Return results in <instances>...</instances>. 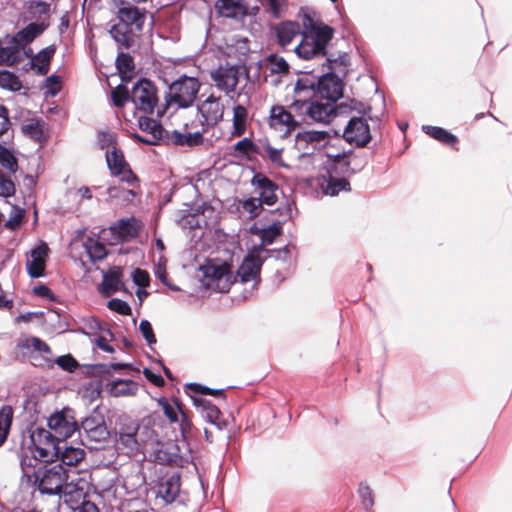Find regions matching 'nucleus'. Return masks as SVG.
I'll return each mask as SVG.
<instances>
[{
	"label": "nucleus",
	"mask_w": 512,
	"mask_h": 512,
	"mask_svg": "<svg viewBox=\"0 0 512 512\" xmlns=\"http://www.w3.org/2000/svg\"><path fill=\"white\" fill-rule=\"evenodd\" d=\"M106 162L111 174L119 177L121 181L132 185L138 180L126 162L123 152L115 145L106 152Z\"/></svg>",
	"instance_id": "11"
},
{
	"label": "nucleus",
	"mask_w": 512,
	"mask_h": 512,
	"mask_svg": "<svg viewBox=\"0 0 512 512\" xmlns=\"http://www.w3.org/2000/svg\"><path fill=\"white\" fill-rule=\"evenodd\" d=\"M15 193L14 182L7 178L3 171L0 169V196L4 198L11 197Z\"/></svg>",
	"instance_id": "57"
},
{
	"label": "nucleus",
	"mask_w": 512,
	"mask_h": 512,
	"mask_svg": "<svg viewBox=\"0 0 512 512\" xmlns=\"http://www.w3.org/2000/svg\"><path fill=\"white\" fill-rule=\"evenodd\" d=\"M21 129L24 134L29 135L34 140L39 141L43 138V128L38 121H32L30 123L24 124L22 125Z\"/></svg>",
	"instance_id": "55"
},
{
	"label": "nucleus",
	"mask_w": 512,
	"mask_h": 512,
	"mask_svg": "<svg viewBox=\"0 0 512 512\" xmlns=\"http://www.w3.org/2000/svg\"><path fill=\"white\" fill-rule=\"evenodd\" d=\"M137 442L138 452L151 451L160 442L150 418H145L138 423Z\"/></svg>",
	"instance_id": "24"
},
{
	"label": "nucleus",
	"mask_w": 512,
	"mask_h": 512,
	"mask_svg": "<svg viewBox=\"0 0 512 512\" xmlns=\"http://www.w3.org/2000/svg\"><path fill=\"white\" fill-rule=\"evenodd\" d=\"M138 422L130 417H121L116 428V447L122 453L133 456L138 453Z\"/></svg>",
	"instance_id": "9"
},
{
	"label": "nucleus",
	"mask_w": 512,
	"mask_h": 512,
	"mask_svg": "<svg viewBox=\"0 0 512 512\" xmlns=\"http://www.w3.org/2000/svg\"><path fill=\"white\" fill-rule=\"evenodd\" d=\"M107 307L110 310L117 312L120 315L127 316V315H131V313H132L131 307L128 305V303L119 298H112L108 302Z\"/></svg>",
	"instance_id": "58"
},
{
	"label": "nucleus",
	"mask_w": 512,
	"mask_h": 512,
	"mask_svg": "<svg viewBox=\"0 0 512 512\" xmlns=\"http://www.w3.org/2000/svg\"><path fill=\"white\" fill-rule=\"evenodd\" d=\"M70 413V409H63L52 414L47 420L49 429L61 443L77 430V422Z\"/></svg>",
	"instance_id": "12"
},
{
	"label": "nucleus",
	"mask_w": 512,
	"mask_h": 512,
	"mask_svg": "<svg viewBox=\"0 0 512 512\" xmlns=\"http://www.w3.org/2000/svg\"><path fill=\"white\" fill-rule=\"evenodd\" d=\"M210 76L215 87L227 95L235 91L239 81L238 70L234 66H220L212 70Z\"/></svg>",
	"instance_id": "17"
},
{
	"label": "nucleus",
	"mask_w": 512,
	"mask_h": 512,
	"mask_svg": "<svg viewBox=\"0 0 512 512\" xmlns=\"http://www.w3.org/2000/svg\"><path fill=\"white\" fill-rule=\"evenodd\" d=\"M29 12L34 17L49 16L51 6L49 3L42 0H33L29 3Z\"/></svg>",
	"instance_id": "53"
},
{
	"label": "nucleus",
	"mask_w": 512,
	"mask_h": 512,
	"mask_svg": "<svg viewBox=\"0 0 512 512\" xmlns=\"http://www.w3.org/2000/svg\"><path fill=\"white\" fill-rule=\"evenodd\" d=\"M422 130L443 144L454 145L457 143V137L444 128L426 125L422 127Z\"/></svg>",
	"instance_id": "39"
},
{
	"label": "nucleus",
	"mask_w": 512,
	"mask_h": 512,
	"mask_svg": "<svg viewBox=\"0 0 512 512\" xmlns=\"http://www.w3.org/2000/svg\"><path fill=\"white\" fill-rule=\"evenodd\" d=\"M49 27V23L46 21L41 22H32L27 26L19 30L13 37L12 43L16 44L20 50L24 48V46L32 43L38 36H40L47 28Z\"/></svg>",
	"instance_id": "23"
},
{
	"label": "nucleus",
	"mask_w": 512,
	"mask_h": 512,
	"mask_svg": "<svg viewBox=\"0 0 512 512\" xmlns=\"http://www.w3.org/2000/svg\"><path fill=\"white\" fill-rule=\"evenodd\" d=\"M179 422L180 433L184 441L191 439L193 435V425L187 415L181 411V419Z\"/></svg>",
	"instance_id": "59"
},
{
	"label": "nucleus",
	"mask_w": 512,
	"mask_h": 512,
	"mask_svg": "<svg viewBox=\"0 0 512 512\" xmlns=\"http://www.w3.org/2000/svg\"><path fill=\"white\" fill-rule=\"evenodd\" d=\"M114 4L119 23L114 24L109 33L116 43L128 49L133 42V32H142L144 28L147 10L128 0H114Z\"/></svg>",
	"instance_id": "2"
},
{
	"label": "nucleus",
	"mask_w": 512,
	"mask_h": 512,
	"mask_svg": "<svg viewBox=\"0 0 512 512\" xmlns=\"http://www.w3.org/2000/svg\"><path fill=\"white\" fill-rule=\"evenodd\" d=\"M138 125L139 128L143 132H147L149 136L143 137L139 134H134V138L147 145H157L159 140H161L164 137V134L167 133L159 122L147 116L139 117Z\"/></svg>",
	"instance_id": "20"
},
{
	"label": "nucleus",
	"mask_w": 512,
	"mask_h": 512,
	"mask_svg": "<svg viewBox=\"0 0 512 512\" xmlns=\"http://www.w3.org/2000/svg\"><path fill=\"white\" fill-rule=\"evenodd\" d=\"M130 96H131V92H129V90L121 84L118 85L111 92L112 101L116 107H123L125 105V103L128 100H130Z\"/></svg>",
	"instance_id": "50"
},
{
	"label": "nucleus",
	"mask_w": 512,
	"mask_h": 512,
	"mask_svg": "<svg viewBox=\"0 0 512 512\" xmlns=\"http://www.w3.org/2000/svg\"><path fill=\"white\" fill-rule=\"evenodd\" d=\"M81 428L83 430V433H80L81 443L89 450L104 448L108 443L110 433L102 417H86L81 423Z\"/></svg>",
	"instance_id": "5"
},
{
	"label": "nucleus",
	"mask_w": 512,
	"mask_h": 512,
	"mask_svg": "<svg viewBox=\"0 0 512 512\" xmlns=\"http://www.w3.org/2000/svg\"><path fill=\"white\" fill-rule=\"evenodd\" d=\"M139 389L138 383L133 380L118 379L112 381V391L115 396L135 395Z\"/></svg>",
	"instance_id": "43"
},
{
	"label": "nucleus",
	"mask_w": 512,
	"mask_h": 512,
	"mask_svg": "<svg viewBox=\"0 0 512 512\" xmlns=\"http://www.w3.org/2000/svg\"><path fill=\"white\" fill-rule=\"evenodd\" d=\"M56 364L63 370L73 372L78 367V362L70 354L59 356Z\"/></svg>",
	"instance_id": "62"
},
{
	"label": "nucleus",
	"mask_w": 512,
	"mask_h": 512,
	"mask_svg": "<svg viewBox=\"0 0 512 512\" xmlns=\"http://www.w3.org/2000/svg\"><path fill=\"white\" fill-rule=\"evenodd\" d=\"M157 496L161 497L165 503L174 502L180 493L181 482H156Z\"/></svg>",
	"instance_id": "35"
},
{
	"label": "nucleus",
	"mask_w": 512,
	"mask_h": 512,
	"mask_svg": "<svg viewBox=\"0 0 512 512\" xmlns=\"http://www.w3.org/2000/svg\"><path fill=\"white\" fill-rule=\"evenodd\" d=\"M132 280L134 284L140 288H145L150 283L148 272L140 268H136L132 272Z\"/></svg>",
	"instance_id": "64"
},
{
	"label": "nucleus",
	"mask_w": 512,
	"mask_h": 512,
	"mask_svg": "<svg viewBox=\"0 0 512 512\" xmlns=\"http://www.w3.org/2000/svg\"><path fill=\"white\" fill-rule=\"evenodd\" d=\"M30 440L35 451L44 461H48L52 459L54 455H57L61 443L51 430L42 427L31 428Z\"/></svg>",
	"instance_id": "10"
},
{
	"label": "nucleus",
	"mask_w": 512,
	"mask_h": 512,
	"mask_svg": "<svg viewBox=\"0 0 512 512\" xmlns=\"http://www.w3.org/2000/svg\"><path fill=\"white\" fill-rule=\"evenodd\" d=\"M116 67L120 73L132 72L135 68L133 58L128 53H119L116 58Z\"/></svg>",
	"instance_id": "54"
},
{
	"label": "nucleus",
	"mask_w": 512,
	"mask_h": 512,
	"mask_svg": "<svg viewBox=\"0 0 512 512\" xmlns=\"http://www.w3.org/2000/svg\"><path fill=\"white\" fill-rule=\"evenodd\" d=\"M328 68L320 74L302 72L295 83L289 108L303 120L328 124L336 115V102L343 96L344 84L330 65Z\"/></svg>",
	"instance_id": "1"
},
{
	"label": "nucleus",
	"mask_w": 512,
	"mask_h": 512,
	"mask_svg": "<svg viewBox=\"0 0 512 512\" xmlns=\"http://www.w3.org/2000/svg\"><path fill=\"white\" fill-rule=\"evenodd\" d=\"M111 229L117 233L122 240L135 238L139 233V226L134 217L118 220Z\"/></svg>",
	"instance_id": "33"
},
{
	"label": "nucleus",
	"mask_w": 512,
	"mask_h": 512,
	"mask_svg": "<svg viewBox=\"0 0 512 512\" xmlns=\"http://www.w3.org/2000/svg\"><path fill=\"white\" fill-rule=\"evenodd\" d=\"M139 330L149 346L157 342L152 325L148 320L143 319L140 321Z\"/></svg>",
	"instance_id": "60"
},
{
	"label": "nucleus",
	"mask_w": 512,
	"mask_h": 512,
	"mask_svg": "<svg viewBox=\"0 0 512 512\" xmlns=\"http://www.w3.org/2000/svg\"><path fill=\"white\" fill-rule=\"evenodd\" d=\"M169 141L177 146H189L194 147L203 143V131H196L194 133H181L179 131L174 130L170 136Z\"/></svg>",
	"instance_id": "32"
},
{
	"label": "nucleus",
	"mask_w": 512,
	"mask_h": 512,
	"mask_svg": "<svg viewBox=\"0 0 512 512\" xmlns=\"http://www.w3.org/2000/svg\"><path fill=\"white\" fill-rule=\"evenodd\" d=\"M355 158L356 156L351 152L349 154L336 155L333 163L328 168V172H333L336 175L347 177L360 171L364 167L365 161H361L360 163L351 166L352 159Z\"/></svg>",
	"instance_id": "25"
},
{
	"label": "nucleus",
	"mask_w": 512,
	"mask_h": 512,
	"mask_svg": "<svg viewBox=\"0 0 512 512\" xmlns=\"http://www.w3.org/2000/svg\"><path fill=\"white\" fill-rule=\"evenodd\" d=\"M0 88L17 92L21 90L22 82L14 72L0 69Z\"/></svg>",
	"instance_id": "42"
},
{
	"label": "nucleus",
	"mask_w": 512,
	"mask_h": 512,
	"mask_svg": "<svg viewBox=\"0 0 512 512\" xmlns=\"http://www.w3.org/2000/svg\"><path fill=\"white\" fill-rule=\"evenodd\" d=\"M251 183L256 186L259 191V200L262 204L273 205L277 201L276 192L278 190V185L273 182L270 178H268L263 173H256Z\"/></svg>",
	"instance_id": "22"
},
{
	"label": "nucleus",
	"mask_w": 512,
	"mask_h": 512,
	"mask_svg": "<svg viewBox=\"0 0 512 512\" xmlns=\"http://www.w3.org/2000/svg\"><path fill=\"white\" fill-rule=\"evenodd\" d=\"M159 405L162 407L165 416L170 420V422L177 423L179 421L177 411L179 410L181 412L182 410L178 402H175V406H173L167 399L161 398L159 400Z\"/></svg>",
	"instance_id": "52"
},
{
	"label": "nucleus",
	"mask_w": 512,
	"mask_h": 512,
	"mask_svg": "<svg viewBox=\"0 0 512 512\" xmlns=\"http://www.w3.org/2000/svg\"><path fill=\"white\" fill-rule=\"evenodd\" d=\"M150 452L160 464L182 467L185 462V459L179 454L178 445L172 441H160Z\"/></svg>",
	"instance_id": "16"
},
{
	"label": "nucleus",
	"mask_w": 512,
	"mask_h": 512,
	"mask_svg": "<svg viewBox=\"0 0 512 512\" xmlns=\"http://www.w3.org/2000/svg\"><path fill=\"white\" fill-rule=\"evenodd\" d=\"M86 248L89 257L93 262L101 261L107 256L106 247L99 241H93L90 245H86Z\"/></svg>",
	"instance_id": "49"
},
{
	"label": "nucleus",
	"mask_w": 512,
	"mask_h": 512,
	"mask_svg": "<svg viewBox=\"0 0 512 512\" xmlns=\"http://www.w3.org/2000/svg\"><path fill=\"white\" fill-rule=\"evenodd\" d=\"M275 32L278 44L282 47H286L295 37L303 34L300 24L296 21H283L277 24Z\"/></svg>",
	"instance_id": "27"
},
{
	"label": "nucleus",
	"mask_w": 512,
	"mask_h": 512,
	"mask_svg": "<svg viewBox=\"0 0 512 512\" xmlns=\"http://www.w3.org/2000/svg\"><path fill=\"white\" fill-rule=\"evenodd\" d=\"M358 495L363 508L367 512H371L374 505V494L372 489L368 485L361 483L358 489Z\"/></svg>",
	"instance_id": "48"
},
{
	"label": "nucleus",
	"mask_w": 512,
	"mask_h": 512,
	"mask_svg": "<svg viewBox=\"0 0 512 512\" xmlns=\"http://www.w3.org/2000/svg\"><path fill=\"white\" fill-rule=\"evenodd\" d=\"M60 457L59 468L63 470V480H85V476H79L84 469L81 467L85 457V451L79 447L68 445L65 441L60 443L57 455ZM58 480H62L59 476Z\"/></svg>",
	"instance_id": "6"
},
{
	"label": "nucleus",
	"mask_w": 512,
	"mask_h": 512,
	"mask_svg": "<svg viewBox=\"0 0 512 512\" xmlns=\"http://www.w3.org/2000/svg\"><path fill=\"white\" fill-rule=\"evenodd\" d=\"M203 120L201 124L203 126V132H206L209 128L216 126L222 119L224 114V106L220 102V97L210 95L198 106Z\"/></svg>",
	"instance_id": "14"
},
{
	"label": "nucleus",
	"mask_w": 512,
	"mask_h": 512,
	"mask_svg": "<svg viewBox=\"0 0 512 512\" xmlns=\"http://www.w3.org/2000/svg\"><path fill=\"white\" fill-rule=\"evenodd\" d=\"M190 397L194 406L201 409L203 417L206 418L207 421L211 424L219 427L218 419L221 415L219 408L205 398L199 396Z\"/></svg>",
	"instance_id": "31"
},
{
	"label": "nucleus",
	"mask_w": 512,
	"mask_h": 512,
	"mask_svg": "<svg viewBox=\"0 0 512 512\" xmlns=\"http://www.w3.org/2000/svg\"><path fill=\"white\" fill-rule=\"evenodd\" d=\"M234 149L242 154L259 153L257 145L250 138H243L234 145Z\"/></svg>",
	"instance_id": "61"
},
{
	"label": "nucleus",
	"mask_w": 512,
	"mask_h": 512,
	"mask_svg": "<svg viewBox=\"0 0 512 512\" xmlns=\"http://www.w3.org/2000/svg\"><path fill=\"white\" fill-rule=\"evenodd\" d=\"M262 205V202L258 198L251 197L242 203V208L249 213L250 218H255L263 210Z\"/></svg>",
	"instance_id": "56"
},
{
	"label": "nucleus",
	"mask_w": 512,
	"mask_h": 512,
	"mask_svg": "<svg viewBox=\"0 0 512 512\" xmlns=\"http://www.w3.org/2000/svg\"><path fill=\"white\" fill-rule=\"evenodd\" d=\"M343 138L349 144L365 147L372 139L367 121L362 117H352L344 129Z\"/></svg>",
	"instance_id": "13"
},
{
	"label": "nucleus",
	"mask_w": 512,
	"mask_h": 512,
	"mask_svg": "<svg viewBox=\"0 0 512 512\" xmlns=\"http://www.w3.org/2000/svg\"><path fill=\"white\" fill-rule=\"evenodd\" d=\"M305 20L304 25H311L312 29L301 35V41L294 48L296 55L303 60L325 57L326 47L333 37L334 29L328 25H314L313 19L309 16H306Z\"/></svg>",
	"instance_id": "3"
},
{
	"label": "nucleus",
	"mask_w": 512,
	"mask_h": 512,
	"mask_svg": "<svg viewBox=\"0 0 512 512\" xmlns=\"http://www.w3.org/2000/svg\"><path fill=\"white\" fill-rule=\"evenodd\" d=\"M263 253H266V257L268 258H275L276 260H281L283 262L288 261L290 258V249L288 246H285L283 248L277 249V250H269L266 248H261Z\"/></svg>",
	"instance_id": "63"
},
{
	"label": "nucleus",
	"mask_w": 512,
	"mask_h": 512,
	"mask_svg": "<svg viewBox=\"0 0 512 512\" xmlns=\"http://www.w3.org/2000/svg\"><path fill=\"white\" fill-rule=\"evenodd\" d=\"M80 482H58V484L55 487L49 486L52 484V482H32V484L35 486L37 485L38 490L42 494L47 495H58V496H66L72 494L77 489H82V487H79Z\"/></svg>",
	"instance_id": "29"
},
{
	"label": "nucleus",
	"mask_w": 512,
	"mask_h": 512,
	"mask_svg": "<svg viewBox=\"0 0 512 512\" xmlns=\"http://www.w3.org/2000/svg\"><path fill=\"white\" fill-rule=\"evenodd\" d=\"M157 92V87L152 81L141 78L132 86L130 101L137 111L153 114L159 102Z\"/></svg>",
	"instance_id": "7"
},
{
	"label": "nucleus",
	"mask_w": 512,
	"mask_h": 512,
	"mask_svg": "<svg viewBox=\"0 0 512 512\" xmlns=\"http://www.w3.org/2000/svg\"><path fill=\"white\" fill-rule=\"evenodd\" d=\"M56 51V47L54 45H49L46 48L40 50L34 57V60L37 61V74L38 75H46L49 71V65L51 59L53 58Z\"/></svg>",
	"instance_id": "37"
},
{
	"label": "nucleus",
	"mask_w": 512,
	"mask_h": 512,
	"mask_svg": "<svg viewBox=\"0 0 512 512\" xmlns=\"http://www.w3.org/2000/svg\"><path fill=\"white\" fill-rule=\"evenodd\" d=\"M293 202H286L284 207H278L274 212H277L280 216L279 219L273 221L271 224L264 226L262 228H258L254 225L251 230L254 234H258L261 239V244L254 249L255 252L263 253L261 248H264V245H270L274 242L277 236L281 234L282 224L292 217V206Z\"/></svg>",
	"instance_id": "8"
},
{
	"label": "nucleus",
	"mask_w": 512,
	"mask_h": 512,
	"mask_svg": "<svg viewBox=\"0 0 512 512\" xmlns=\"http://www.w3.org/2000/svg\"><path fill=\"white\" fill-rule=\"evenodd\" d=\"M108 200L119 202H130L135 196L132 189H126L123 186H110L107 188Z\"/></svg>",
	"instance_id": "45"
},
{
	"label": "nucleus",
	"mask_w": 512,
	"mask_h": 512,
	"mask_svg": "<svg viewBox=\"0 0 512 512\" xmlns=\"http://www.w3.org/2000/svg\"><path fill=\"white\" fill-rule=\"evenodd\" d=\"M198 78L181 75L171 82L165 94V107L174 105L177 108H188L194 103L200 89Z\"/></svg>",
	"instance_id": "4"
},
{
	"label": "nucleus",
	"mask_w": 512,
	"mask_h": 512,
	"mask_svg": "<svg viewBox=\"0 0 512 512\" xmlns=\"http://www.w3.org/2000/svg\"><path fill=\"white\" fill-rule=\"evenodd\" d=\"M0 165L11 173H15L18 169L17 158L10 150L2 145H0Z\"/></svg>",
	"instance_id": "46"
},
{
	"label": "nucleus",
	"mask_w": 512,
	"mask_h": 512,
	"mask_svg": "<svg viewBox=\"0 0 512 512\" xmlns=\"http://www.w3.org/2000/svg\"><path fill=\"white\" fill-rule=\"evenodd\" d=\"M264 150L271 163L278 167L289 168V165L282 159V149L274 148L269 143H266Z\"/></svg>",
	"instance_id": "51"
},
{
	"label": "nucleus",
	"mask_w": 512,
	"mask_h": 512,
	"mask_svg": "<svg viewBox=\"0 0 512 512\" xmlns=\"http://www.w3.org/2000/svg\"><path fill=\"white\" fill-rule=\"evenodd\" d=\"M248 111L243 105H236L233 108V135L241 136L246 131Z\"/></svg>",
	"instance_id": "38"
},
{
	"label": "nucleus",
	"mask_w": 512,
	"mask_h": 512,
	"mask_svg": "<svg viewBox=\"0 0 512 512\" xmlns=\"http://www.w3.org/2000/svg\"><path fill=\"white\" fill-rule=\"evenodd\" d=\"M326 186L324 188V192L329 196H336L341 191L348 192L351 190V186L346 177L336 175L333 172H328Z\"/></svg>",
	"instance_id": "34"
},
{
	"label": "nucleus",
	"mask_w": 512,
	"mask_h": 512,
	"mask_svg": "<svg viewBox=\"0 0 512 512\" xmlns=\"http://www.w3.org/2000/svg\"><path fill=\"white\" fill-rule=\"evenodd\" d=\"M265 67L271 75H283L289 71V64L287 61L277 54H271L265 59Z\"/></svg>",
	"instance_id": "41"
},
{
	"label": "nucleus",
	"mask_w": 512,
	"mask_h": 512,
	"mask_svg": "<svg viewBox=\"0 0 512 512\" xmlns=\"http://www.w3.org/2000/svg\"><path fill=\"white\" fill-rule=\"evenodd\" d=\"M124 287L122 282V270L120 267L114 266L108 272L103 273L102 293L110 296Z\"/></svg>",
	"instance_id": "28"
},
{
	"label": "nucleus",
	"mask_w": 512,
	"mask_h": 512,
	"mask_svg": "<svg viewBox=\"0 0 512 512\" xmlns=\"http://www.w3.org/2000/svg\"><path fill=\"white\" fill-rule=\"evenodd\" d=\"M13 419V409L9 405L0 408V446L6 441Z\"/></svg>",
	"instance_id": "40"
},
{
	"label": "nucleus",
	"mask_w": 512,
	"mask_h": 512,
	"mask_svg": "<svg viewBox=\"0 0 512 512\" xmlns=\"http://www.w3.org/2000/svg\"><path fill=\"white\" fill-rule=\"evenodd\" d=\"M48 252L49 248L45 242H42L31 250V259L26 262V270L31 278H40L44 276Z\"/></svg>",
	"instance_id": "21"
},
{
	"label": "nucleus",
	"mask_w": 512,
	"mask_h": 512,
	"mask_svg": "<svg viewBox=\"0 0 512 512\" xmlns=\"http://www.w3.org/2000/svg\"><path fill=\"white\" fill-rule=\"evenodd\" d=\"M292 110H286L283 106L275 105L270 110L271 124L284 125L287 128V132L294 130L299 122L292 115Z\"/></svg>",
	"instance_id": "30"
},
{
	"label": "nucleus",
	"mask_w": 512,
	"mask_h": 512,
	"mask_svg": "<svg viewBox=\"0 0 512 512\" xmlns=\"http://www.w3.org/2000/svg\"><path fill=\"white\" fill-rule=\"evenodd\" d=\"M217 12L227 18H237L243 14V7L238 0H217L215 3Z\"/></svg>",
	"instance_id": "36"
},
{
	"label": "nucleus",
	"mask_w": 512,
	"mask_h": 512,
	"mask_svg": "<svg viewBox=\"0 0 512 512\" xmlns=\"http://www.w3.org/2000/svg\"><path fill=\"white\" fill-rule=\"evenodd\" d=\"M203 213V207L197 206L194 208L189 204H184V207L177 211L176 222L183 229L194 230L201 227L199 216Z\"/></svg>",
	"instance_id": "26"
},
{
	"label": "nucleus",
	"mask_w": 512,
	"mask_h": 512,
	"mask_svg": "<svg viewBox=\"0 0 512 512\" xmlns=\"http://www.w3.org/2000/svg\"><path fill=\"white\" fill-rule=\"evenodd\" d=\"M340 113H344L347 111H356L361 115H366L371 112V107L363 102H360L355 99H349L348 102H343L338 106Z\"/></svg>",
	"instance_id": "47"
},
{
	"label": "nucleus",
	"mask_w": 512,
	"mask_h": 512,
	"mask_svg": "<svg viewBox=\"0 0 512 512\" xmlns=\"http://www.w3.org/2000/svg\"><path fill=\"white\" fill-rule=\"evenodd\" d=\"M203 275L211 281H216L222 292H227L234 282L231 266L227 263L207 264L203 267Z\"/></svg>",
	"instance_id": "15"
},
{
	"label": "nucleus",
	"mask_w": 512,
	"mask_h": 512,
	"mask_svg": "<svg viewBox=\"0 0 512 512\" xmlns=\"http://www.w3.org/2000/svg\"><path fill=\"white\" fill-rule=\"evenodd\" d=\"M17 347L20 349H33L34 351H38L43 354H51V348L49 345L43 341L42 339L31 336L26 338L24 341L19 342L17 344Z\"/></svg>",
	"instance_id": "44"
},
{
	"label": "nucleus",
	"mask_w": 512,
	"mask_h": 512,
	"mask_svg": "<svg viewBox=\"0 0 512 512\" xmlns=\"http://www.w3.org/2000/svg\"><path fill=\"white\" fill-rule=\"evenodd\" d=\"M329 136L326 131H302L298 132L295 137V148L302 155H311Z\"/></svg>",
	"instance_id": "18"
},
{
	"label": "nucleus",
	"mask_w": 512,
	"mask_h": 512,
	"mask_svg": "<svg viewBox=\"0 0 512 512\" xmlns=\"http://www.w3.org/2000/svg\"><path fill=\"white\" fill-rule=\"evenodd\" d=\"M262 264L263 259L258 252H249L237 269V277L242 283L256 281L259 279Z\"/></svg>",
	"instance_id": "19"
}]
</instances>
